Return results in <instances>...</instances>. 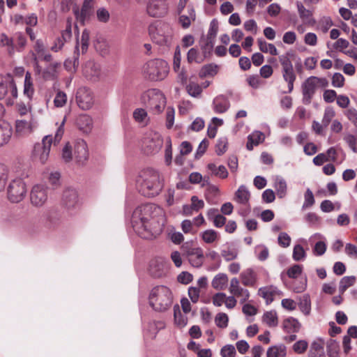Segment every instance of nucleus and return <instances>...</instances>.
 <instances>
[{"instance_id": "1", "label": "nucleus", "mask_w": 357, "mask_h": 357, "mask_svg": "<svg viewBox=\"0 0 357 357\" xmlns=\"http://www.w3.org/2000/svg\"><path fill=\"white\" fill-rule=\"evenodd\" d=\"M161 213L160 207L147 204L135 209L131 218V223L134 230L144 238H149L158 235L162 230V225L153 217V213Z\"/></svg>"}, {"instance_id": "2", "label": "nucleus", "mask_w": 357, "mask_h": 357, "mask_svg": "<svg viewBox=\"0 0 357 357\" xmlns=\"http://www.w3.org/2000/svg\"><path fill=\"white\" fill-rule=\"evenodd\" d=\"M139 192L147 197H153L160 194L164 187V179L160 172L153 168L142 170L137 179Z\"/></svg>"}, {"instance_id": "3", "label": "nucleus", "mask_w": 357, "mask_h": 357, "mask_svg": "<svg viewBox=\"0 0 357 357\" xmlns=\"http://www.w3.org/2000/svg\"><path fill=\"white\" fill-rule=\"evenodd\" d=\"M149 33L152 41L162 47H169L172 45L174 31L169 24L156 21L149 26Z\"/></svg>"}, {"instance_id": "4", "label": "nucleus", "mask_w": 357, "mask_h": 357, "mask_svg": "<svg viewBox=\"0 0 357 357\" xmlns=\"http://www.w3.org/2000/svg\"><path fill=\"white\" fill-rule=\"evenodd\" d=\"M150 305L156 311H165L172 303L170 289L165 286H157L152 289L149 297Z\"/></svg>"}, {"instance_id": "5", "label": "nucleus", "mask_w": 357, "mask_h": 357, "mask_svg": "<svg viewBox=\"0 0 357 357\" xmlns=\"http://www.w3.org/2000/svg\"><path fill=\"white\" fill-rule=\"evenodd\" d=\"M169 73L167 63L162 59H153L147 61L143 66L145 78L151 81L163 80Z\"/></svg>"}, {"instance_id": "6", "label": "nucleus", "mask_w": 357, "mask_h": 357, "mask_svg": "<svg viewBox=\"0 0 357 357\" xmlns=\"http://www.w3.org/2000/svg\"><path fill=\"white\" fill-rule=\"evenodd\" d=\"M17 98V89L13 77L0 75V100H5L8 105H13Z\"/></svg>"}, {"instance_id": "7", "label": "nucleus", "mask_w": 357, "mask_h": 357, "mask_svg": "<svg viewBox=\"0 0 357 357\" xmlns=\"http://www.w3.org/2000/svg\"><path fill=\"white\" fill-rule=\"evenodd\" d=\"M279 61L281 65L282 78L287 84L288 93H291L294 90V82L296 79V74L294 69L293 64L287 55L280 56Z\"/></svg>"}, {"instance_id": "8", "label": "nucleus", "mask_w": 357, "mask_h": 357, "mask_svg": "<svg viewBox=\"0 0 357 357\" xmlns=\"http://www.w3.org/2000/svg\"><path fill=\"white\" fill-rule=\"evenodd\" d=\"M26 195V186L25 183L20 178L14 179L10 181L7 188V197L12 203L22 202Z\"/></svg>"}, {"instance_id": "9", "label": "nucleus", "mask_w": 357, "mask_h": 357, "mask_svg": "<svg viewBox=\"0 0 357 357\" xmlns=\"http://www.w3.org/2000/svg\"><path fill=\"white\" fill-rule=\"evenodd\" d=\"M53 142L51 135L43 137L41 143L35 144L33 151V158L35 161L45 164L50 155V148Z\"/></svg>"}, {"instance_id": "10", "label": "nucleus", "mask_w": 357, "mask_h": 357, "mask_svg": "<svg viewBox=\"0 0 357 357\" xmlns=\"http://www.w3.org/2000/svg\"><path fill=\"white\" fill-rule=\"evenodd\" d=\"M181 249L192 266L199 268L202 266L204 261V255L201 248H192L188 243H185L181 246Z\"/></svg>"}, {"instance_id": "11", "label": "nucleus", "mask_w": 357, "mask_h": 357, "mask_svg": "<svg viewBox=\"0 0 357 357\" xmlns=\"http://www.w3.org/2000/svg\"><path fill=\"white\" fill-rule=\"evenodd\" d=\"M162 138L157 132H149L143 140L144 149L147 154L158 153L162 148Z\"/></svg>"}, {"instance_id": "12", "label": "nucleus", "mask_w": 357, "mask_h": 357, "mask_svg": "<svg viewBox=\"0 0 357 357\" xmlns=\"http://www.w3.org/2000/svg\"><path fill=\"white\" fill-rule=\"evenodd\" d=\"M48 199L47 188L41 185H34L30 192L31 204L35 207L43 206Z\"/></svg>"}, {"instance_id": "13", "label": "nucleus", "mask_w": 357, "mask_h": 357, "mask_svg": "<svg viewBox=\"0 0 357 357\" xmlns=\"http://www.w3.org/2000/svg\"><path fill=\"white\" fill-rule=\"evenodd\" d=\"M144 96L149 98L148 105L155 113H160L165 106V98L163 94L155 90L149 91Z\"/></svg>"}, {"instance_id": "14", "label": "nucleus", "mask_w": 357, "mask_h": 357, "mask_svg": "<svg viewBox=\"0 0 357 357\" xmlns=\"http://www.w3.org/2000/svg\"><path fill=\"white\" fill-rule=\"evenodd\" d=\"M168 12V4L165 0H150L147 5L148 14L153 17H161Z\"/></svg>"}, {"instance_id": "15", "label": "nucleus", "mask_w": 357, "mask_h": 357, "mask_svg": "<svg viewBox=\"0 0 357 357\" xmlns=\"http://www.w3.org/2000/svg\"><path fill=\"white\" fill-rule=\"evenodd\" d=\"M76 100L78 106L84 110L90 109L93 104V97L91 91L86 88H79L76 93Z\"/></svg>"}, {"instance_id": "16", "label": "nucleus", "mask_w": 357, "mask_h": 357, "mask_svg": "<svg viewBox=\"0 0 357 357\" xmlns=\"http://www.w3.org/2000/svg\"><path fill=\"white\" fill-rule=\"evenodd\" d=\"M317 89L315 83L312 79V77H309L302 83V102L304 105H310L311 103Z\"/></svg>"}, {"instance_id": "17", "label": "nucleus", "mask_w": 357, "mask_h": 357, "mask_svg": "<svg viewBox=\"0 0 357 357\" xmlns=\"http://www.w3.org/2000/svg\"><path fill=\"white\" fill-rule=\"evenodd\" d=\"M229 290L234 297L239 298L241 303L246 302L250 297L249 291L240 287L239 280L236 278L231 280Z\"/></svg>"}, {"instance_id": "18", "label": "nucleus", "mask_w": 357, "mask_h": 357, "mask_svg": "<svg viewBox=\"0 0 357 357\" xmlns=\"http://www.w3.org/2000/svg\"><path fill=\"white\" fill-rule=\"evenodd\" d=\"M73 155L79 163L84 162L89 157L86 143L83 139H78L74 144Z\"/></svg>"}, {"instance_id": "19", "label": "nucleus", "mask_w": 357, "mask_h": 357, "mask_svg": "<svg viewBox=\"0 0 357 357\" xmlns=\"http://www.w3.org/2000/svg\"><path fill=\"white\" fill-rule=\"evenodd\" d=\"M62 204L68 210L75 208L78 204V195L75 190L67 188L62 196Z\"/></svg>"}, {"instance_id": "20", "label": "nucleus", "mask_w": 357, "mask_h": 357, "mask_svg": "<svg viewBox=\"0 0 357 357\" xmlns=\"http://www.w3.org/2000/svg\"><path fill=\"white\" fill-rule=\"evenodd\" d=\"M258 294L269 304L273 302L276 295H280L282 292L276 287L271 285L259 288Z\"/></svg>"}, {"instance_id": "21", "label": "nucleus", "mask_w": 357, "mask_h": 357, "mask_svg": "<svg viewBox=\"0 0 357 357\" xmlns=\"http://www.w3.org/2000/svg\"><path fill=\"white\" fill-rule=\"evenodd\" d=\"M229 107V101L227 98L224 96H218L213 99V109L215 113H224L228 110Z\"/></svg>"}, {"instance_id": "22", "label": "nucleus", "mask_w": 357, "mask_h": 357, "mask_svg": "<svg viewBox=\"0 0 357 357\" xmlns=\"http://www.w3.org/2000/svg\"><path fill=\"white\" fill-rule=\"evenodd\" d=\"M296 6L299 16L303 22L306 24L313 26L316 23V21L312 17V12L306 9L303 4L300 1L296 2Z\"/></svg>"}, {"instance_id": "23", "label": "nucleus", "mask_w": 357, "mask_h": 357, "mask_svg": "<svg viewBox=\"0 0 357 357\" xmlns=\"http://www.w3.org/2000/svg\"><path fill=\"white\" fill-rule=\"evenodd\" d=\"M307 357H326L324 342L321 340L314 341L311 344Z\"/></svg>"}, {"instance_id": "24", "label": "nucleus", "mask_w": 357, "mask_h": 357, "mask_svg": "<svg viewBox=\"0 0 357 357\" xmlns=\"http://www.w3.org/2000/svg\"><path fill=\"white\" fill-rule=\"evenodd\" d=\"M84 73L86 77L96 81L100 75V66L92 61H89L84 66Z\"/></svg>"}, {"instance_id": "25", "label": "nucleus", "mask_w": 357, "mask_h": 357, "mask_svg": "<svg viewBox=\"0 0 357 357\" xmlns=\"http://www.w3.org/2000/svg\"><path fill=\"white\" fill-rule=\"evenodd\" d=\"M13 134L12 126L7 122L0 123V146L7 144Z\"/></svg>"}, {"instance_id": "26", "label": "nucleus", "mask_w": 357, "mask_h": 357, "mask_svg": "<svg viewBox=\"0 0 357 357\" xmlns=\"http://www.w3.org/2000/svg\"><path fill=\"white\" fill-rule=\"evenodd\" d=\"M250 198V192L248 188L242 185L235 192L234 200L239 204L247 205Z\"/></svg>"}, {"instance_id": "27", "label": "nucleus", "mask_w": 357, "mask_h": 357, "mask_svg": "<svg viewBox=\"0 0 357 357\" xmlns=\"http://www.w3.org/2000/svg\"><path fill=\"white\" fill-rule=\"evenodd\" d=\"M15 130L19 135H29L33 130L32 123L24 120H17L15 122Z\"/></svg>"}, {"instance_id": "28", "label": "nucleus", "mask_w": 357, "mask_h": 357, "mask_svg": "<svg viewBox=\"0 0 357 357\" xmlns=\"http://www.w3.org/2000/svg\"><path fill=\"white\" fill-rule=\"evenodd\" d=\"M196 18L195 11L192 6L188 7V15H181L179 17V22L183 29L188 28L192 21H195Z\"/></svg>"}, {"instance_id": "29", "label": "nucleus", "mask_w": 357, "mask_h": 357, "mask_svg": "<svg viewBox=\"0 0 357 357\" xmlns=\"http://www.w3.org/2000/svg\"><path fill=\"white\" fill-rule=\"evenodd\" d=\"M241 278L243 284L248 287H253L257 280L256 274L251 268H248L242 272Z\"/></svg>"}, {"instance_id": "30", "label": "nucleus", "mask_w": 357, "mask_h": 357, "mask_svg": "<svg viewBox=\"0 0 357 357\" xmlns=\"http://www.w3.org/2000/svg\"><path fill=\"white\" fill-rule=\"evenodd\" d=\"M73 12L77 21L81 25H84L85 22L90 19V17L92 15L93 11L89 9H86L84 7H82L81 10H79L78 8H74Z\"/></svg>"}, {"instance_id": "31", "label": "nucleus", "mask_w": 357, "mask_h": 357, "mask_svg": "<svg viewBox=\"0 0 357 357\" xmlns=\"http://www.w3.org/2000/svg\"><path fill=\"white\" fill-rule=\"evenodd\" d=\"M77 125L79 130L88 132L91 129L92 119L86 114L80 115L77 119Z\"/></svg>"}, {"instance_id": "32", "label": "nucleus", "mask_w": 357, "mask_h": 357, "mask_svg": "<svg viewBox=\"0 0 357 357\" xmlns=\"http://www.w3.org/2000/svg\"><path fill=\"white\" fill-rule=\"evenodd\" d=\"M0 47H6L9 55L15 53V46L12 38L8 37L6 33L0 34Z\"/></svg>"}, {"instance_id": "33", "label": "nucleus", "mask_w": 357, "mask_h": 357, "mask_svg": "<svg viewBox=\"0 0 357 357\" xmlns=\"http://www.w3.org/2000/svg\"><path fill=\"white\" fill-rule=\"evenodd\" d=\"M228 278L225 273H219L213 279L211 284L215 289H224L227 284Z\"/></svg>"}, {"instance_id": "34", "label": "nucleus", "mask_w": 357, "mask_h": 357, "mask_svg": "<svg viewBox=\"0 0 357 357\" xmlns=\"http://www.w3.org/2000/svg\"><path fill=\"white\" fill-rule=\"evenodd\" d=\"M283 328L287 333H296L299 331L301 324L297 319L290 317L284 321Z\"/></svg>"}, {"instance_id": "35", "label": "nucleus", "mask_w": 357, "mask_h": 357, "mask_svg": "<svg viewBox=\"0 0 357 357\" xmlns=\"http://www.w3.org/2000/svg\"><path fill=\"white\" fill-rule=\"evenodd\" d=\"M60 66V63L53 62L50 63L43 70V75L46 79H54L56 77L57 68Z\"/></svg>"}, {"instance_id": "36", "label": "nucleus", "mask_w": 357, "mask_h": 357, "mask_svg": "<svg viewBox=\"0 0 357 357\" xmlns=\"http://www.w3.org/2000/svg\"><path fill=\"white\" fill-rule=\"evenodd\" d=\"M257 43L259 50L264 53H270L273 56L278 54V50L273 44L267 43L265 40L261 38L257 40Z\"/></svg>"}, {"instance_id": "37", "label": "nucleus", "mask_w": 357, "mask_h": 357, "mask_svg": "<svg viewBox=\"0 0 357 357\" xmlns=\"http://www.w3.org/2000/svg\"><path fill=\"white\" fill-rule=\"evenodd\" d=\"M326 345L328 357H339L340 346L336 340L329 339Z\"/></svg>"}, {"instance_id": "38", "label": "nucleus", "mask_w": 357, "mask_h": 357, "mask_svg": "<svg viewBox=\"0 0 357 357\" xmlns=\"http://www.w3.org/2000/svg\"><path fill=\"white\" fill-rule=\"evenodd\" d=\"M174 322L180 328H183L186 326L188 323V318L185 315H183L179 308L178 305L174 307Z\"/></svg>"}, {"instance_id": "39", "label": "nucleus", "mask_w": 357, "mask_h": 357, "mask_svg": "<svg viewBox=\"0 0 357 357\" xmlns=\"http://www.w3.org/2000/svg\"><path fill=\"white\" fill-rule=\"evenodd\" d=\"M208 169L212 172L213 174L220 178H225L228 176V172L224 165H220L219 167H217L213 163H209L208 165Z\"/></svg>"}, {"instance_id": "40", "label": "nucleus", "mask_w": 357, "mask_h": 357, "mask_svg": "<svg viewBox=\"0 0 357 357\" xmlns=\"http://www.w3.org/2000/svg\"><path fill=\"white\" fill-rule=\"evenodd\" d=\"M274 187L280 198H282L286 195L287 183L282 177L277 176L275 178Z\"/></svg>"}, {"instance_id": "41", "label": "nucleus", "mask_w": 357, "mask_h": 357, "mask_svg": "<svg viewBox=\"0 0 357 357\" xmlns=\"http://www.w3.org/2000/svg\"><path fill=\"white\" fill-rule=\"evenodd\" d=\"M267 357H285L286 347L283 344L273 346L267 351Z\"/></svg>"}, {"instance_id": "42", "label": "nucleus", "mask_w": 357, "mask_h": 357, "mask_svg": "<svg viewBox=\"0 0 357 357\" xmlns=\"http://www.w3.org/2000/svg\"><path fill=\"white\" fill-rule=\"evenodd\" d=\"M202 240L208 244L217 241L219 238L218 233L213 229H207L201 234Z\"/></svg>"}, {"instance_id": "43", "label": "nucleus", "mask_w": 357, "mask_h": 357, "mask_svg": "<svg viewBox=\"0 0 357 357\" xmlns=\"http://www.w3.org/2000/svg\"><path fill=\"white\" fill-rule=\"evenodd\" d=\"M355 282H356V278L354 276L343 277L340 281V284H339L340 294H343L349 287L354 285Z\"/></svg>"}, {"instance_id": "44", "label": "nucleus", "mask_w": 357, "mask_h": 357, "mask_svg": "<svg viewBox=\"0 0 357 357\" xmlns=\"http://www.w3.org/2000/svg\"><path fill=\"white\" fill-rule=\"evenodd\" d=\"M33 92L34 89L31 81V73L26 72L24 78V94L26 95L29 99H31L33 94Z\"/></svg>"}, {"instance_id": "45", "label": "nucleus", "mask_w": 357, "mask_h": 357, "mask_svg": "<svg viewBox=\"0 0 357 357\" xmlns=\"http://www.w3.org/2000/svg\"><path fill=\"white\" fill-rule=\"evenodd\" d=\"M218 66L214 63H210L204 66L199 73L200 77L214 76L218 73Z\"/></svg>"}, {"instance_id": "46", "label": "nucleus", "mask_w": 357, "mask_h": 357, "mask_svg": "<svg viewBox=\"0 0 357 357\" xmlns=\"http://www.w3.org/2000/svg\"><path fill=\"white\" fill-rule=\"evenodd\" d=\"M61 222L60 215L54 211H50L47 214L46 224L47 227L54 228Z\"/></svg>"}, {"instance_id": "47", "label": "nucleus", "mask_w": 357, "mask_h": 357, "mask_svg": "<svg viewBox=\"0 0 357 357\" xmlns=\"http://www.w3.org/2000/svg\"><path fill=\"white\" fill-rule=\"evenodd\" d=\"M133 118L139 123L146 125L149 118L147 112L142 108H137L133 112Z\"/></svg>"}, {"instance_id": "48", "label": "nucleus", "mask_w": 357, "mask_h": 357, "mask_svg": "<svg viewBox=\"0 0 357 357\" xmlns=\"http://www.w3.org/2000/svg\"><path fill=\"white\" fill-rule=\"evenodd\" d=\"M263 321L270 327H275L278 325V317L275 311H269L264 313Z\"/></svg>"}, {"instance_id": "49", "label": "nucleus", "mask_w": 357, "mask_h": 357, "mask_svg": "<svg viewBox=\"0 0 357 357\" xmlns=\"http://www.w3.org/2000/svg\"><path fill=\"white\" fill-rule=\"evenodd\" d=\"M186 90L188 94L194 98L199 97L202 92V86L193 82H190L189 84L186 86Z\"/></svg>"}, {"instance_id": "50", "label": "nucleus", "mask_w": 357, "mask_h": 357, "mask_svg": "<svg viewBox=\"0 0 357 357\" xmlns=\"http://www.w3.org/2000/svg\"><path fill=\"white\" fill-rule=\"evenodd\" d=\"M187 60L190 63L192 62L200 63L204 61V58L199 55V52L197 49L192 47L189 50L188 52Z\"/></svg>"}, {"instance_id": "51", "label": "nucleus", "mask_w": 357, "mask_h": 357, "mask_svg": "<svg viewBox=\"0 0 357 357\" xmlns=\"http://www.w3.org/2000/svg\"><path fill=\"white\" fill-rule=\"evenodd\" d=\"M8 178V169L3 164H0V192L3 190Z\"/></svg>"}, {"instance_id": "52", "label": "nucleus", "mask_w": 357, "mask_h": 357, "mask_svg": "<svg viewBox=\"0 0 357 357\" xmlns=\"http://www.w3.org/2000/svg\"><path fill=\"white\" fill-rule=\"evenodd\" d=\"M308 347V343L306 340H301L296 342L292 349L296 354H304Z\"/></svg>"}, {"instance_id": "53", "label": "nucleus", "mask_w": 357, "mask_h": 357, "mask_svg": "<svg viewBox=\"0 0 357 357\" xmlns=\"http://www.w3.org/2000/svg\"><path fill=\"white\" fill-rule=\"evenodd\" d=\"M333 25V21L330 17H323L319 22V28L323 33H326Z\"/></svg>"}, {"instance_id": "54", "label": "nucleus", "mask_w": 357, "mask_h": 357, "mask_svg": "<svg viewBox=\"0 0 357 357\" xmlns=\"http://www.w3.org/2000/svg\"><path fill=\"white\" fill-rule=\"evenodd\" d=\"M344 142L348 144L349 148L354 152L357 153V139L352 134H346L344 136Z\"/></svg>"}, {"instance_id": "55", "label": "nucleus", "mask_w": 357, "mask_h": 357, "mask_svg": "<svg viewBox=\"0 0 357 357\" xmlns=\"http://www.w3.org/2000/svg\"><path fill=\"white\" fill-rule=\"evenodd\" d=\"M305 252L301 245H296L293 250V259L294 261H298L303 260L305 257Z\"/></svg>"}, {"instance_id": "56", "label": "nucleus", "mask_w": 357, "mask_h": 357, "mask_svg": "<svg viewBox=\"0 0 357 357\" xmlns=\"http://www.w3.org/2000/svg\"><path fill=\"white\" fill-rule=\"evenodd\" d=\"M229 318L225 313H218L215 318V322L219 328H226L228 325Z\"/></svg>"}, {"instance_id": "57", "label": "nucleus", "mask_w": 357, "mask_h": 357, "mask_svg": "<svg viewBox=\"0 0 357 357\" xmlns=\"http://www.w3.org/2000/svg\"><path fill=\"white\" fill-rule=\"evenodd\" d=\"M335 111L331 107H327L324 111V117L322 119V124L324 126V128H326L330 122L331 121L332 119L335 116Z\"/></svg>"}, {"instance_id": "58", "label": "nucleus", "mask_w": 357, "mask_h": 357, "mask_svg": "<svg viewBox=\"0 0 357 357\" xmlns=\"http://www.w3.org/2000/svg\"><path fill=\"white\" fill-rule=\"evenodd\" d=\"M227 146V139L226 137H221L218 139L215 145V152L218 155L223 154Z\"/></svg>"}, {"instance_id": "59", "label": "nucleus", "mask_w": 357, "mask_h": 357, "mask_svg": "<svg viewBox=\"0 0 357 357\" xmlns=\"http://www.w3.org/2000/svg\"><path fill=\"white\" fill-rule=\"evenodd\" d=\"M305 201L303 204V208L311 207L314 204V198L312 192L310 189H307L304 195Z\"/></svg>"}, {"instance_id": "60", "label": "nucleus", "mask_w": 357, "mask_h": 357, "mask_svg": "<svg viewBox=\"0 0 357 357\" xmlns=\"http://www.w3.org/2000/svg\"><path fill=\"white\" fill-rule=\"evenodd\" d=\"M66 94L63 91H58L54 100V105L57 107H61L66 105Z\"/></svg>"}, {"instance_id": "61", "label": "nucleus", "mask_w": 357, "mask_h": 357, "mask_svg": "<svg viewBox=\"0 0 357 357\" xmlns=\"http://www.w3.org/2000/svg\"><path fill=\"white\" fill-rule=\"evenodd\" d=\"M302 266L295 264L287 270V274L290 278H296L302 273Z\"/></svg>"}, {"instance_id": "62", "label": "nucleus", "mask_w": 357, "mask_h": 357, "mask_svg": "<svg viewBox=\"0 0 357 357\" xmlns=\"http://www.w3.org/2000/svg\"><path fill=\"white\" fill-rule=\"evenodd\" d=\"M326 250V244L324 241H318L315 243L312 251L314 255L317 256H321L323 255Z\"/></svg>"}, {"instance_id": "63", "label": "nucleus", "mask_w": 357, "mask_h": 357, "mask_svg": "<svg viewBox=\"0 0 357 357\" xmlns=\"http://www.w3.org/2000/svg\"><path fill=\"white\" fill-rule=\"evenodd\" d=\"M222 257L227 261H231L237 257V251L234 249H227L221 251Z\"/></svg>"}, {"instance_id": "64", "label": "nucleus", "mask_w": 357, "mask_h": 357, "mask_svg": "<svg viewBox=\"0 0 357 357\" xmlns=\"http://www.w3.org/2000/svg\"><path fill=\"white\" fill-rule=\"evenodd\" d=\"M235 354V347L231 344L226 345L221 349V355L222 357H234Z\"/></svg>"}]
</instances>
